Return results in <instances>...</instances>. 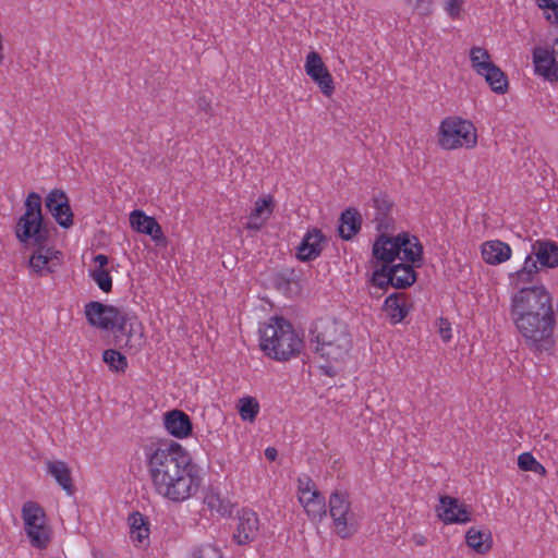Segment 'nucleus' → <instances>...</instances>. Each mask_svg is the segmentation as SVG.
I'll return each mask as SVG.
<instances>
[{
  "instance_id": "obj_20",
  "label": "nucleus",
  "mask_w": 558,
  "mask_h": 558,
  "mask_svg": "<svg viewBox=\"0 0 558 558\" xmlns=\"http://www.w3.org/2000/svg\"><path fill=\"white\" fill-rule=\"evenodd\" d=\"M511 256L510 246L499 240L487 241L482 244V257L490 265H498L508 260Z\"/></svg>"
},
{
  "instance_id": "obj_18",
  "label": "nucleus",
  "mask_w": 558,
  "mask_h": 558,
  "mask_svg": "<svg viewBox=\"0 0 558 558\" xmlns=\"http://www.w3.org/2000/svg\"><path fill=\"white\" fill-rule=\"evenodd\" d=\"M130 223L137 232L150 235L157 244L166 241L161 227L157 220L154 217L145 215L141 210H133L131 213Z\"/></svg>"
},
{
  "instance_id": "obj_54",
  "label": "nucleus",
  "mask_w": 558,
  "mask_h": 558,
  "mask_svg": "<svg viewBox=\"0 0 558 558\" xmlns=\"http://www.w3.org/2000/svg\"><path fill=\"white\" fill-rule=\"evenodd\" d=\"M422 1L423 0H417V3L415 4V7H418Z\"/></svg>"
},
{
  "instance_id": "obj_51",
  "label": "nucleus",
  "mask_w": 558,
  "mask_h": 558,
  "mask_svg": "<svg viewBox=\"0 0 558 558\" xmlns=\"http://www.w3.org/2000/svg\"><path fill=\"white\" fill-rule=\"evenodd\" d=\"M3 62V54H2V35L0 34V64Z\"/></svg>"
},
{
  "instance_id": "obj_22",
  "label": "nucleus",
  "mask_w": 558,
  "mask_h": 558,
  "mask_svg": "<svg viewBox=\"0 0 558 558\" xmlns=\"http://www.w3.org/2000/svg\"><path fill=\"white\" fill-rule=\"evenodd\" d=\"M48 473L54 477L57 483L66 492L68 495H73L74 486L71 477V470L63 461H48Z\"/></svg>"
},
{
  "instance_id": "obj_16",
  "label": "nucleus",
  "mask_w": 558,
  "mask_h": 558,
  "mask_svg": "<svg viewBox=\"0 0 558 558\" xmlns=\"http://www.w3.org/2000/svg\"><path fill=\"white\" fill-rule=\"evenodd\" d=\"M325 241L326 239L319 229L308 230L296 248L298 259L301 262L316 259L323 252Z\"/></svg>"
},
{
  "instance_id": "obj_39",
  "label": "nucleus",
  "mask_w": 558,
  "mask_h": 558,
  "mask_svg": "<svg viewBox=\"0 0 558 558\" xmlns=\"http://www.w3.org/2000/svg\"><path fill=\"white\" fill-rule=\"evenodd\" d=\"M193 558H222V555L217 547L206 544L194 550Z\"/></svg>"
},
{
  "instance_id": "obj_15",
  "label": "nucleus",
  "mask_w": 558,
  "mask_h": 558,
  "mask_svg": "<svg viewBox=\"0 0 558 558\" xmlns=\"http://www.w3.org/2000/svg\"><path fill=\"white\" fill-rule=\"evenodd\" d=\"M258 531L259 520L257 514L252 510L244 509L238 517L233 539L238 545H246L257 537Z\"/></svg>"
},
{
  "instance_id": "obj_28",
  "label": "nucleus",
  "mask_w": 558,
  "mask_h": 558,
  "mask_svg": "<svg viewBox=\"0 0 558 558\" xmlns=\"http://www.w3.org/2000/svg\"><path fill=\"white\" fill-rule=\"evenodd\" d=\"M204 502L210 510L216 511L222 517L231 514L232 512V504L214 488L208 489L205 495Z\"/></svg>"
},
{
  "instance_id": "obj_45",
  "label": "nucleus",
  "mask_w": 558,
  "mask_h": 558,
  "mask_svg": "<svg viewBox=\"0 0 558 558\" xmlns=\"http://www.w3.org/2000/svg\"><path fill=\"white\" fill-rule=\"evenodd\" d=\"M197 107H198L202 111H204V112H206V113H208V114H210V113H211V102H210V100H209V99H207L205 96H199V97H198V99H197Z\"/></svg>"
},
{
  "instance_id": "obj_42",
  "label": "nucleus",
  "mask_w": 558,
  "mask_h": 558,
  "mask_svg": "<svg viewBox=\"0 0 558 558\" xmlns=\"http://www.w3.org/2000/svg\"><path fill=\"white\" fill-rule=\"evenodd\" d=\"M438 325H439L438 331H439L441 339L445 342L450 341L452 338V333H451V324L449 323V320L447 318L440 317L438 319Z\"/></svg>"
},
{
  "instance_id": "obj_40",
  "label": "nucleus",
  "mask_w": 558,
  "mask_h": 558,
  "mask_svg": "<svg viewBox=\"0 0 558 558\" xmlns=\"http://www.w3.org/2000/svg\"><path fill=\"white\" fill-rule=\"evenodd\" d=\"M264 214H266L264 220L271 214L270 201L266 198H258L255 203V208L251 214V218H260Z\"/></svg>"
},
{
  "instance_id": "obj_46",
  "label": "nucleus",
  "mask_w": 558,
  "mask_h": 558,
  "mask_svg": "<svg viewBox=\"0 0 558 558\" xmlns=\"http://www.w3.org/2000/svg\"><path fill=\"white\" fill-rule=\"evenodd\" d=\"M322 493L319 490H312L311 493H300L299 494V500L302 504L303 507L306 506V500H313L315 499L314 495H320Z\"/></svg>"
},
{
  "instance_id": "obj_34",
  "label": "nucleus",
  "mask_w": 558,
  "mask_h": 558,
  "mask_svg": "<svg viewBox=\"0 0 558 558\" xmlns=\"http://www.w3.org/2000/svg\"><path fill=\"white\" fill-rule=\"evenodd\" d=\"M538 260L533 259L532 255H529L525 258L524 265L521 269L515 272V278L518 282H530L532 281L534 275L538 272Z\"/></svg>"
},
{
  "instance_id": "obj_47",
  "label": "nucleus",
  "mask_w": 558,
  "mask_h": 558,
  "mask_svg": "<svg viewBox=\"0 0 558 558\" xmlns=\"http://www.w3.org/2000/svg\"><path fill=\"white\" fill-rule=\"evenodd\" d=\"M95 263L99 265L98 269H104L106 265H108V257L104 254H98L94 257Z\"/></svg>"
},
{
  "instance_id": "obj_35",
  "label": "nucleus",
  "mask_w": 558,
  "mask_h": 558,
  "mask_svg": "<svg viewBox=\"0 0 558 558\" xmlns=\"http://www.w3.org/2000/svg\"><path fill=\"white\" fill-rule=\"evenodd\" d=\"M518 466L522 471H531L541 475L546 474V469L530 452H523L519 456Z\"/></svg>"
},
{
  "instance_id": "obj_4",
  "label": "nucleus",
  "mask_w": 558,
  "mask_h": 558,
  "mask_svg": "<svg viewBox=\"0 0 558 558\" xmlns=\"http://www.w3.org/2000/svg\"><path fill=\"white\" fill-rule=\"evenodd\" d=\"M84 314L92 327L114 332L117 342L121 347L137 352L144 344L142 324L135 315L123 308L90 301L85 305Z\"/></svg>"
},
{
  "instance_id": "obj_21",
  "label": "nucleus",
  "mask_w": 558,
  "mask_h": 558,
  "mask_svg": "<svg viewBox=\"0 0 558 558\" xmlns=\"http://www.w3.org/2000/svg\"><path fill=\"white\" fill-rule=\"evenodd\" d=\"M362 226V216L355 208H347L340 216L339 235L348 241L351 240Z\"/></svg>"
},
{
  "instance_id": "obj_12",
  "label": "nucleus",
  "mask_w": 558,
  "mask_h": 558,
  "mask_svg": "<svg viewBox=\"0 0 558 558\" xmlns=\"http://www.w3.org/2000/svg\"><path fill=\"white\" fill-rule=\"evenodd\" d=\"M46 208L58 225L64 229L73 225V211L68 195L59 189L52 190L45 198Z\"/></svg>"
},
{
  "instance_id": "obj_41",
  "label": "nucleus",
  "mask_w": 558,
  "mask_h": 558,
  "mask_svg": "<svg viewBox=\"0 0 558 558\" xmlns=\"http://www.w3.org/2000/svg\"><path fill=\"white\" fill-rule=\"evenodd\" d=\"M148 537H149L148 524L137 529L136 531L131 532V538L133 539V542H136L140 545H144V544L148 543Z\"/></svg>"
},
{
  "instance_id": "obj_50",
  "label": "nucleus",
  "mask_w": 558,
  "mask_h": 558,
  "mask_svg": "<svg viewBox=\"0 0 558 558\" xmlns=\"http://www.w3.org/2000/svg\"><path fill=\"white\" fill-rule=\"evenodd\" d=\"M276 282L278 286H280L282 282L284 283H289L290 282V278L284 276L283 274H280L276 277Z\"/></svg>"
},
{
  "instance_id": "obj_1",
  "label": "nucleus",
  "mask_w": 558,
  "mask_h": 558,
  "mask_svg": "<svg viewBox=\"0 0 558 558\" xmlns=\"http://www.w3.org/2000/svg\"><path fill=\"white\" fill-rule=\"evenodd\" d=\"M143 452L147 475L157 495L182 502L198 492L202 484L199 468L179 442L151 440L143 446Z\"/></svg>"
},
{
  "instance_id": "obj_52",
  "label": "nucleus",
  "mask_w": 558,
  "mask_h": 558,
  "mask_svg": "<svg viewBox=\"0 0 558 558\" xmlns=\"http://www.w3.org/2000/svg\"><path fill=\"white\" fill-rule=\"evenodd\" d=\"M424 543H425L424 537H421L420 539L416 541L417 545H424Z\"/></svg>"
},
{
  "instance_id": "obj_7",
  "label": "nucleus",
  "mask_w": 558,
  "mask_h": 558,
  "mask_svg": "<svg viewBox=\"0 0 558 558\" xmlns=\"http://www.w3.org/2000/svg\"><path fill=\"white\" fill-rule=\"evenodd\" d=\"M423 255V246L416 236H410L409 233L402 232L396 236L386 233L379 234L373 243V259L381 265H395V260L399 257L407 263H421Z\"/></svg>"
},
{
  "instance_id": "obj_27",
  "label": "nucleus",
  "mask_w": 558,
  "mask_h": 558,
  "mask_svg": "<svg viewBox=\"0 0 558 558\" xmlns=\"http://www.w3.org/2000/svg\"><path fill=\"white\" fill-rule=\"evenodd\" d=\"M373 205L376 209L375 220L377 221V229H388L391 222L390 211L392 202L386 195H378L373 198Z\"/></svg>"
},
{
  "instance_id": "obj_49",
  "label": "nucleus",
  "mask_w": 558,
  "mask_h": 558,
  "mask_svg": "<svg viewBox=\"0 0 558 558\" xmlns=\"http://www.w3.org/2000/svg\"><path fill=\"white\" fill-rule=\"evenodd\" d=\"M256 218H251L250 217V220L248 222L246 223V228L247 229H254V230H259L263 226V221L262 222H257L255 221Z\"/></svg>"
},
{
  "instance_id": "obj_31",
  "label": "nucleus",
  "mask_w": 558,
  "mask_h": 558,
  "mask_svg": "<svg viewBox=\"0 0 558 558\" xmlns=\"http://www.w3.org/2000/svg\"><path fill=\"white\" fill-rule=\"evenodd\" d=\"M102 360L113 372L124 373L128 367L126 357L113 349L105 350L102 353Z\"/></svg>"
},
{
  "instance_id": "obj_32",
  "label": "nucleus",
  "mask_w": 558,
  "mask_h": 558,
  "mask_svg": "<svg viewBox=\"0 0 558 558\" xmlns=\"http://www.w3.org/2000/svg\"><path fill=\"white\" fill-rule=\"evenodd\" d=\"M470 60L472 68L478 74L481 71L485 70L487 65L492 64L489 52L483 47H472L470 50Z\"/></svg>"
},
{
  "instance_id": "obj_6",
  "label": "nucleus",
  "mask_w": 558,
  "mask_h": 558,
  "mask_svg": "<svg viewBox=\"0 0 558 558\" xmlns=\"http://www.w3.org/2000/svg\"><path fill=\"white\" fill-rule=\"evenodd\" d=\"M314 351L328 362L344 360L351 348L352 339L344 323L336 319H320L312 331Z\"/></svg>"
},
{
  "instance_id": "obj_43",
  "label": "nucleus",
  "mask_w": 558,
  "mask_h": 558,
  "mask_svg": "<svg viewBox=\"0 0 558 558\" xmlns=\"http://www.w3.org/2000/svg\"><path fill=\"white\" fill-rule=\"evenodd\" d=\"M129 524H130V533H131L132 531H136L137 529H140L144 525H147L148 522L142 513L134 512L129 517Z\"/></svg>"
},
{
  "instance_id": "obj_53",
  "label": "nucleus",
  "mask_w": 558,
  "mask_h": 558,
  "mask_svg": "<svg viewBox=\"0 0 558 558\" xmlns=\"http://www.w3.org/2000/svg\"><path fill=\"white\" fill-rule=\"evenodd\" d=\"M323 368L325 369V373H326V374L330 375V371H329V369H330V367H323Z\"/></svg>"
},
{
  "instance_id": "obj_44",
  "label": "nucleus",
  "mask_w": 558,
  "mask_h": 558,
  "mask_svg": "<svg viewBox=\"0 0 558 558\" xmlns=\"http://www.w3.org/2000/svg\"><path fill=\"white\" fill-rule=\"evenodd\" d=\"M298 490L300 493H311L312 490H318L316 484L310 476L299 477Z\"/></svg>"
},
{
  "instance_id": "obj_19",
  "label": "nucleus",
  "mask_w": 558,
  "mask_h": 558,
  "mask_svg": "<svg viewBox=\"0 0 558 558\" xmlns=\"http://www.w3.org/2000/svg\"><path fill=\"white\" fill-rule=\"evenodd\" d=\"M532 254L535 255L543 267H558V245L553 241L537 240L532 245Z\"/></svg>"
},
{
  "instance_id": "obj_26",
  "label": "nucleus",
  "mask_w": 558,
  "mask_h": 558,
  "mask_svg": "<svg viewBox=\"0 0 558 558\" xmlns=\"http://www.w3.org/2000/svg\"><path fill=\"white\" fill-rule=\"evenodd\" d=\"M384 307L393 323H400L408 314L404 294L400 292L390 294L386 299Z\"/></svg>"
},
{
  "instance_id": "obj_2",
  "label": "nucleus",
  "mask_w": 558,
  "mask_h": 558,
  "mask_svg": "<svg viewBox=\"0 0 558 558\" xmlns=\"http://www.w3.org/2000/svg\"><path fill=\"white\" fill-rule=\"evenodd\" d=\"M510 318L529 345L542 351L554 344L553 296L543 284L521 288L511 296Z\"/></svg>"
},
{
  "instance_id": "obj_10",
  "label": "nucleus",
  "mask_w": 558,
  "mask_h": 558,
  "mask_svg": "<svg viewBox=\"0 0 558 558\" xmlns=\"http://www.w3.org/2000/svg\"><path fill=\"white\" fill-rule=\"evenodd\" d=\"M333 529L341 538H349L356 532V525L352 520L351 501L344 492L335 490L328 500Z\"/></svg>"
},
{
  "instance_id": "obj_24",
  "label": "nucleus",
  "mask_w": 558,
  "mask_h": 558,
  "mask_svg": "<svg viewBox=\"0 0 558 558\" xmlns=\"http://www.w3.org/2000/svg\"><path fill=\"white\" fill-rule=\"evenodd\" d=\"M478 75L484 76L486 83L490 86L492 90L497 94H505L508 90V78L506 74L494 62L485 70L481 71Z\"/></svg>"
},
{
  "instance_id": "obj_13",
  "label": "nucleus",
  "mask_w": 558,
  "mask_h": 558,
  "mask_svg": "<svg viewBox=\"0 0 558 558\" xmlns=\"http://www.w3.org/2000/svg\"><path fill=\"white\" fill-rule=\"evenodd\" d=\"M533 63L535 72L549 82H558V57L556 54V40L551 49L535 47L533 49Z\"/></svg>"
},
{
  "instance_id": "obj_37",
  "label": "nucleus",
  "mask_w": 558,
  "mask_h": 558,
  "mask_svg": "<svg viewBox=\"0 0 558 558\" xmlns=\"http://www.w3.org/2000/svg\"><path fill=\"white\" fill-rule=\"evenodd\" d=\"M538 8L545 11V19L551 24H558V0H535Z\"/></svg>"
},
{
  "instance_id": "obj_38",
  "label": "nucleus",
  "mask_w": 558,
  "mask_h": 558,
  "mask_svg": "<svg viewBox=\"0 0 558 558\" xmlns=\"http://www.w3.org/2000/svg\"><path fill=\"white\" fill-rule=\"evenodd\" d=\"M464 0H445L444 9L452 20L461 19Z\"/></svg>"
},
{
  "instance_id": "obj_33",
  "label": "nucleus",
  "mask_w": 558,
  "mask_h": 558,
  "mask_svg": "<svg viewBox=\"0 0 558 558\" xmlns=\"http://www.w3.org/2000/svg\"><path fill=\"white\" fill-rule=\"evenodd\" d=\"M259 411V404L255 398L245 397L240 400L239 412L243 421L253 422Z\"/></svg>"
},
{
  "instance_id": "obj_23",
  "label": "nucleus",
  "mask_w": 558,
  "mask_h": 558,
  "mask_svg": "<svg viewBox=\"0 0 558 558\" xmlns=\"http://www.w3.org/2000/svg\"><path fill=\"white\" fill-rule=\"evenodd\" d=\"M390 277L393 279V288L405 289L415 282L416 272L414 271L412 265L399 263L396 265H390Z\"/></svg>"
},
{
  "instance_id": "obj_5",
  "label": "nucleus",
  "mask_w": 558,
  "mask_h": 558,
  "mask_svg": "<svg viewBox=\"0 0 558 558\" xmlns=\"http://www.w3.org/2000/svg\"><path fill=\"white\" fill-rule=\"evenodd\" d=\"M259 345L269 357L284 362L296 356L303 348V340L291 323L283 317L274 316L269 323L259 327Z\"/></svg>"
},
{
  "instance_id": "obj_14",
  "label": "nucleus",
  "mask_w": 558,
  "mask_h": 558,
  "mask_svg": "<svg viewBox=\"0 0 558 558\" xmlns=\"http://www.w3.org/2000/svg\"><path fill=\"white\" fill-rule=\"evenodd\" d=\"M440 505L436 508L439 519L448 523H468L471 521V510L465 504L451 496H441Z\"/></svg>"
},
{
  "instance_id": "obj_17",
  "label": "nucleus",
  "mask_w": 558,
  "mask_h": 558,
  "mask_svg": "<svg viewBox=\"0 0 558 558\" xmlns=\"http://www.w3.org/2000/svg\"><path fill=\"white\" fill-rule=\"evenodd\" d=\"M163 425L170 435L179 439L190 436L193 432L190 416L178 409L165 413Z\"/></svg>"
},
{
  "instance_id": "obj_25",
  "label": "nucleus",
  "mask_w": 558,
  "mask_h": 558,
  "mask_svg": "<svg viewBox=\"0 0 558 558\" xmlns=\"http://www.w3.org/2000/svg\"><path fill=\"white\" fill-rule=\"evenodd\" d=\"M465 541L469 547L477 554H486L492 548L493 538L490 532H484L471 527L465 534Z\"/></svg>"
},
{
  "instance_id": "obj_48",
  "label": "nucleus",
  "mask_w": 558,
  "mask_h": 558,
  "mask_svg": "<svg viewBox=\"0 0 558 558\" xmlns=\"http://www.w3.org/2000/svg\"><path fill=\"white\" fill-rule=\"evenodd\" d=\"M278 456V451L275 447H267L265 450V457L269 461H275Z\"/></svg>"
},
{
  "instance_id": "obj_9",
  "label": "nucleus",
  "mask_w": 558,
  "mask_h": 558,
  "mask_svg": "<svg viewBox=\"0 0 558 558\" xmlns=\"http://www.w3.org/2000/svg\"><path fill=\"white\" fill-rule=\"evenodd\" d=\"M477 143L472 122L460 118L445 119L439 129V144L445 149L473 148Z\"/></svg>"
},
{
  "instance_id": "obj_36",
  "label": "nucleus",
  "mask_w": 558,
  "mask_h": 558,
  "mask_svg": "<svg viewBox=\"0 0 558 558\" xmlns=\"http://www.w3.org/2000/svg\"><path fill=\"white\" fill-rule=\"evenodd\" d=\"M90 277L97 283L98 288L108 293L112 289V278L108 270L106 269H95L90 271Z\"/></svg>"
},
{
  "instance_id": "obj_29",
  "label": "nucleus",
  "mask_w": 558,
  "mask_h": 558,
  "mask_svg": "<svg viewBox=\"0 0 558 558\" xmlns=\"http://www.w3.org/2000/svg\"><path fill=\"white\" fill-rule=\"evenodd\" d=\"M392 281L393 279L390 277V265H380L374 269L366 282L371 288L387 291L389 287H392Z\"/></svg>"
},
{
  "instance_id": "obj_30",
  "label": "nucleus",
  "mask_w": 558,
  "mask_h": 558,
  "mask_svg": "<svg viewBox=\"0 0 558 558\" xmlns=\"http://www.w3.org/2000/svg\"><path fill=\"white\" fill-rule=\"evenodd\" d=\"M314 496L315 499L306 500L304 510L312 521L320 522L327 513L326 500L323 494Z\"/></svg>"
},
{
  "instance_id": "obj_3",
  "label": "nucleus",
  "mask_w": 558,
  "mask_h": 558,
  "mask_svg": "<svg viewBox=\"0 0 558 558\" xmlns=\"http://www.w3.org/2000/svg\"><path fill=\"white\" fill-rule=\"evenodd\" d=\"M24 208L25 213L15 226V236L26 246L32 244L36 248L28 260V266L40 276L53 272L61 253L49 246V230L44 220L40 195L31 192L24 202Z\"/></svg>"
},
{
  "instance_id": "obj_8",
  "label": "nucleus",
  "mask_w": 558,
  "mask_h": 558,
  "mask_svg": "<svg viewBox=\"0 0 558 558\" xmlns=\"http://www.w3.org/2000/svg\"><path fill=\"white\" fill-rule=\"evenodd\" d=\"M21 517L31 545L37 549L47 548L52 539V529L47 522L44 508L36 501H26L23 504Z\"/></svg>"
},
{
  "instance_id": "obj_11",
  "label": "nucleus",
  "mask_w": 558,
  "mask_h": 558,
  "mask_svg": "<svg viewBox=\"0 0 558 558\" xmlns=\"http://www.w3.org/2000/svg\"><path fill=\"white\" fill-rule=\"evenodd\" d=\"M304 69L305 73L314 81L320 92L326 97H331L335 93L333 78L318 52L311 51L306 56Z\"/></svg>"
}]
</instances>
